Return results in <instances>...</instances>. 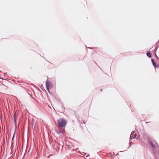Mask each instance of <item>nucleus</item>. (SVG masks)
Returning <instances> with one entry per match:
<instances>
[{
  "label": "nucleus",
  "mask_w": 159,
  "mask_h": 159,
  "mask_svg": "<svg viewBox=\"0 0 159 159\" xmlns=\"http://www.w3.org/2000/svg\"><path fill=\"white\" fill-rule=\"evenodd\" d=\"M89 156V155H87L86 156V157H88Z\"/></svg>",
  "instance_id": "b1692460"
},
{
  "label": "nucleus",
  "mask_w": 159,
  "mask_h": 159,
  "mask_svg": "<svg viewBox=\"0 0 159 159\" xmlns=\"http://www.w3.org/2000/svg\"><path fill=\"white\" fill-rule=\"evenodd\" d=\"M147 56L149 58H151L152 57V55L150 51H148L146 53Z\"/></svg>",
  "instance_id": "6e6552de"
},
{
  "label": "nucleus",
  "mask_w": 159,
  "mask_h": 159,
  "mask_svg": "<svg viewBox=\"0 0 159 159\" xmlns=\"http://www.w3.org/2000/svg\"><path fill=\"white\" fill-rule=\"evenodd\" d=\"M15 131L14 132V134H13V136H12V139H11V145L13 144V143L12 142V141H13V139H14V137H15Z\"/></svg>",
  "instance_id": "ddd939ff"
},
{
  "label": "nucleus",
  "mask_w": 159,
  "mask_h": 159,
  "mask_svg": "<svg viewBox=\"0 0 159 159\" xmlns=\"http://www.w3.org/2000/svg\"><path fill=\"white\" fill-rule=\"evenodd\" d=\"M34 122V120L33 118H32L31 119V129H33V122Z\"/></svg>",
  "instance_id": "f8f14e48"
},
{
  "label": "nucleus",
  "mask_w": 159,
  "mask_h": 159,
  "mask_svg": "<svg viewBox=\"0 0 159 159\" xmlns=\"http://www.w3.org/2000/svg\"><path fill=\"white\" fill-rule=\"evenodd\" d=\"M88 48H89V49H93V48L88 47Z\"/></svg>",
  "instance_id": "4be33fe9"
},
{
  "label": "nucleus",
  "mask_w": 159,
  "mask_h": 159,
  "mask_svg": "<svg viewBox=\"0 0 159 159\" xmlns=\"http://www.w3.org/2000/svg\"><path fill=\"white\" fill-rule=\"evenodd\" d=\"M0 72H1V71L0 70Z\"/></svg>",
  "instance_id": "473e14b6"
},
{
  "label": "nucleus",
  "mask_w": 159,
  "mask_h": 159,
  "mask_svg": "<svg viewBox=\"0 0 159 159\" xmlns=\"http://www.w3.org/2000/svg\"><path fill=\"white\" fill-rule=\"evenodd\" d=\"M2 79V80H6L4 79Z\"/></svg>",
  "instance_id": "393cba45"
},
{
  "label": "nucleus",
  "mask_w": 159,
  "mask_h": 159,
  "mask_svg": "<svg viewBox=\"0 0 159 159\" xmlns=\"http://www.w3.org/2000/svg\"><path fill=\"white\" fill-rule=\"evenodd\" d=\"M159 40H158V41L157 42H156V44H157V46L158 48H159Z\"/></svg>",
  "instance_id": "2eb2a0df"
},
{
  "label": "nucleus",
  "mask_w": 159,
  "mask_h": 159,
  "mask_svg": "<svg viewBox=\"0 0 159 159\" xmlns=\"http://www.w3.org/2000/svg\"><path fill=\"white\" fill-rule=\"evenodd\" d=\"M135 132L134 131H133L131 132L129 138L130 141H131L133 139L136 138L137 140H139V139L140 137L139 135V132L137 131V133L133 135Z\"/></svg>",
  "instance_id": "f03ea898"
},
{
  "label": "nucleus",
  "mask_w": 159,
  "mask_h": 159,
  "mask_svg": "<svg viewBox=\"0 0 159 159\" xmlns=\"http://www.w3.org/2000/svg\"><path fill=\"white\" fill-rule=\"evenodd\" d=\"M29 94L30 95V97L32 98L34 100H35L34 98L33 97H31V96L30 94Z\"/></svg>",
  "instance_id": "412c9836"
},
{
  "label": "nucleus",
  "mask_w": 159,
  "mask_h": 159,
  "mask_svg": "<svg viewBox=\"0 0 159 159\" xmlns=\"http://www.w3.org/2000/svg\"><path fill=\"white\" fill-rule=\"evenodd\" d=\"M46 88L47 90H48V91L49 93L50 94V91H49V89H51L52 88H49L48 87H47V86H46Z\"/></svg>",
  "instance_id": "4468645a"
},
{
  "label": "nucleus",
  "mask_w": 159,
  "mask_h": 159,
  "mask_svg": "<svg viewBox=\"0 0 159 159\" xmlns=\"http://www.w3.org/2000/svg\"><path fill=\"white\" fill-rule=\"evenodd\" d=\"M154 56L156 58L157 60H159V57L157 56L156 53L154 52Z\"/></svg>",
  "instance_id": "9b49d317"
},
{
  "label": "nucleus",
  "mask_w": 159,
  "mask_h": 159,
  "mask_svg": "<svg viewBox=\"0 0 159 159\" xmlns=\"http://www.w3.org/2000/svg\"><path fill=\"white\" fill-rule=\"evenodd\" d=\"M61 129V130L60 129L55 130L56 132L61 136L63 135L64 133L65 132V128Z\"/></svg>",
  "instance_id": "7ed1b4c3"
},
{
  "label": "nucleus",
  "mask_w": 159,
  "mask_h": 159,
  "mask_svg": "<svg viewBox=\"0 0 159 159\" xmlns=\"http://www.w3.org/2000/svg\"><path fill=\"white\" fill-rule=\"evenodd\" d=\"M16 113L15 112L14 114V122L15 125V128H16Z\"/></svg>",
  "instance_id": "0eeeda50"
},
{
  "label": "nucleus",
  "mask_w": 159,
  "mask_h": 159,
  "mask_svg": "<svg viewBox=\"0 0 159 159\" xmlns=\"http://www.w3.org/2000/svg\"><path fill=\"white\" fill-rule=\"evenodd\" d=\"M119 155V153H118L117 154V155Z\"/></svg>",
  "instance_id": "7c9ffc66"
},
{
  "label": "nucleus",
  "mask_w": 159,
  "mask_h": 159,
  "mask_svg": "<svg viewBox=\"0 0 159 159\" xmlns=\"http://www.w3.org/2000/svg\"><path fill=\"white\" fill-rule=\"evenodd\" d=\"M38 154L35 153L34 154L32 157L33 159H38V157H37Z\"/></svg>",
  "instance_id": "1a4fd4ad"
},
{
  "label": "nucleus",
  "mask_w": 159,
  "mask_h": 159,
  "mask_svg": "<svg viewBox=\"0 0 159 159\" xmlns=\"http://www.w3.org/2000/svg\"><path fill=\"white\" fill-rule=\"evenodd\" d=\"M41 89L43 90V89H44V88L42 84H41V85L40 86Z\"/></svg>",
  "instance_id": "a211bd4d"
},
{
  "label": "nucleus",
  "mask_w": 159,
  "mask_h": 159,
  "mask_svg": "<svg viewBox=\"0 0 159 159\" xmlns=\"http://www.w3.org/2000/svg\"><path fill=\"white\" fill-rule=\"evenodd\" d=\"M151 62L152 64L155 69L157 68H159V65L157 64L153 59H151Z\"/></svg>",
  "instance_id": "39448f33"
},
{
  "label": "nucleus",
  "mask_w": 159,
  "mask_h": 159,
  "mask_svg": "<svg viewBox=\"0 0 159 159\" xmlns=\"http://www.w3.org/2000/svg\"><path fill=\"white\" fill-rule=\"evenodd\" d=\"M124 151H120V152H123Z\"/></svg>",
  "instance_id": "2f4dec72"
},
{
  "label": "nucleus",
  "mask_w": 159,
  "mask_h": 159,
  "mask_svg": "<svg viewBox=\"0 0 159 159\" xmlns=\"http://www.w3.org/2000/svg\"><path fill=\"white\" fill-rule=\"evenodd\" d=\"M149 122H146V123H149Z\"/></svg>",
  "instance_id": "c85d7f7f"
},
{
  "label": "nucleus",
  "mask_w": 159,
  "mask_h": 159,
  "mask_svg": "<svg viewBox=\"0 0 159 159\" xmlns=\"http://www.w3.org/2000/svg\"><path fill=\"white\" fill-rule=\"evenodd\" d=\"M67 123V121L64 118H60L57 121L58 127L61 129L64 128Z\"/></svg>",
  "instance_id": "f257e3e1"
},
{
  "label": "nucleus",
  "mask_w": 159,
  "mask_h": 159,
  "mask_svg": "<svg viewBox=\"0 0 159 159\" xmlns=\"http://www.w3.org/2000/svg\"><path fill=\"white\" fill-rule=\"evenodd\" d=\"M46 86L50 88H52L53 85L51 82L48 81L47 79L46 81Z\"/></svg>",
  "instance_id": "20e7f679"
},
{
  "label": "nucleus",
  "mask_w": 159,
  "mask_h": 159,
  "mask_svg": "<svg viewBox=\"0 0 159 159\" xmlns=\"http://www.w3.org/2000/svg\"><path fill=\"white\" fill-rule=\"evenodd\" d=\"M2 85H5L3 83L1 82V83H0V86H2Z\"/></svg>",
  "instance_id": "6ab92c4d"
},
{
  "label": "nucleus",
  "mask_w": 159,
  "mask_h": 159,
  "mask_svg": "<svg viewBox=\"0 0 159 159\" xmlns=\"http://www.w3.org/2000/svg\"><path fill=\"white\" fill-rule=\"evenodd\" d=\"M155 143H156V144L158 146V143H157V142H156Z\"/></svg>",
  "instance_id": "5701e85b"
},
{
  "label": "nucleus",
  "mask_w": 159,
  "mask_h": 159,
  "mask_svg": "<svg viewBox=\"0 0 159 159\" xmlns=\"http://www.w3.org/2000/svg\"><path fill=\"white\" fill-rule=\"evenodd\" d=\"M1 82H2V83H3V81H0V83H1Z\"/></svg>",
  "instance_id": "bb28decb"
},
{
  "label": "nucleus",
  "mask_w": 159,
  "mask_h": 159,
  "mask_svg": "<svg viewBox=\"0 0 159 159\" xmlns=\"http://www.w3.org/2000/svg\"><path fill=\"white\" fill-rule=\"evenodd\" d=\"M100 91H102V89H100Z\"/></svg>",
  "instance_id": "a878e982"
},
{
  "label": "nucleus",
  "mask_w": 159,
  "mask_h": 159,
  "mask_svg": "<svg viewBox=\"0 0 159 159\" xmlns=\"http://www.w3.org/2000/svg\"><path fill=\"white\" fill-rule=\"evenodd\" d=\"M129 146L128 147V148H129V147L131 146V144H130V142H129Z\"/></svg>",
  "instance_id": "aec40b11"
},
{
  "label": "nucleus",
  "mask_w": 159,
  "mask_h": 159,
  "mask_svg": "<svg viewBox=\"0 0 159 159\" xmlns=\"http://www.w3.org/2000/svg\"><path fill=\"white\" fill-rule=\"evenodd\" d=\"M147 137L148 138V143L149 145H151L152 147L153 148H155V145L153 144V142L147 136Z\"/></svg>",
  "instance_id": "423d86ee"
},
{
  "label": "nucleus",
  "mask_w": 159,
  "mask_h": 159,
  "mask_svg": "<svg viewBox=\"0 0 159 159\" xmlns=\"http://www.w3.org/2000/svg\"><path fill=\"white\" fill-rule=\"evenodd\" d=\"M83 122H84V124H85V122H84V121H83Z\"/></svg>",
  "instance_id": "c756f323"
},
{
  "label": "nucleus",
  "mask_w": 159,
  "mask_h": 159,
  "mask_svg": "<svg viewBox=\"0 0 159 159\" xmlns=\"http://www.w3.org/2000/svg\"><path fill=\"white\" fill-rule=\"evenodd\" d=\"M61 104H62L61 107H62V109H63V110H64L65 109L63 103H61Z\"/></svg>",
  "instance_id": "f3484780"
},
{
  "label": "nucleus",
  "mask_w": 159,
  "mask_h": 159,
  "mask_svg": "<svg viewBox=\"0 0 159 159\" xmlns=\"http://www.w3.org/2000/svg\"><path fill=\"white\" fill-rule=\"evenodd\" d=\"M154 46H155V48L154 49V52L156 53V52L157 51V49L158 48L157 46V44H156V43L154 45Z\"/></svg>",
  "instance_id": "9d476101"
},
{
  "label": "nucleus",
  "mask_w": 159,
  "mask_h": 159,
  "mask_svg": "<svg viewBox=\"0 0 159 159\" xmlns=\"http://www.w3.org/2000/svg\"><path fill=\"white\" fill-rule=\"evenodd\" d=\"M78 152L80 153V154H82V155H83V154H87L86 153H85L84 152H83L82 153L81 152H80V151H79Z\"/></svg>",
  "instance_id": "dca6fc26"
},
{
  "label": "nucleus",
  "mask_w": 159,
  "mask_h": 159,
  "mask_svg": "<svg viewBox=\"0 0 159 159\" xmlns=\"http://www.w3.org/2000/svg\"><path fill=\"white\" fill-rule=\"evenodd\" d=\"M94 62L97 65V63H96L95 61H94Z\"/></svg>",
  "instance_id": "cd10ccee"
}]
</instances>
